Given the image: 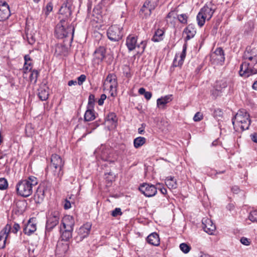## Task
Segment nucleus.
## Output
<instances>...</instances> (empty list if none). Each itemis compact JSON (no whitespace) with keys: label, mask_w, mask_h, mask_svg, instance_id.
<instances>
[{"label":"nucleus","mask_w":257,"mask_h":257,"mask_svg":"<svg viewBox=\"0 0 257 257\" xmlns=\"http://www.w3.org/2000/svg\"><path fill=\"white\" fill-rule=\"evenodd\" d=\"M244 61L240 66L239 75L248 77L257 73L254 66L257 64V51L255 49L247 47L243 54Z\"/></svg>","instance_id":"nucleus-1"},{"label":"nucleus","mask_w":257,"mask_h":257,"mask_svg":"<svg viewBox=\"0 0 257 257\" xmlns=\"http://www.w3.org/2000/svg\"><path fill=\"white\" fill-rule=\"evenodd\" d=\"M38 182L37 178L33 176L19 181L16 185L17 194L24 197L30 196L33 193V187L37 185Z\"/></svg>","instance_id":"nucleus-2"},{"label":"nucleus","mask_w":257,"mask_h":257,"mask_svg":"<svg viewBox=\"0 0 257 257\" xmlns=\"http://www.w3.org/2000/svg\"><path fill=\"white\" fill-rule=\"evenodd\" d=\"M64 165V161L59 155L55 154L51 156L50 167L56 181H60L63 175Z\"/></svg>","instance_id":"nucleus-3"},{"label":"nucleus","mask_w":257,"mask_h":257,"mask_svg":"<svg viewBox=\"0 0 257 257\" xmlns=\"http://www.w3.org/2000/svg\"><path fill=\"white\" fill-rule=\"evenodd\" d=\"M234 127H240L242 131L247 130L250 123L249 115L245 110H240L232 119Z\"/></svg>","instance_id":"nucleus-4"},{"label":"nucleus","mask_w":257,"mask_h":257,"mask_svg":"<svg viewBox=\"0 0 257 257\" xmlns=\"http://www.w3.org/2000/svg\"><path fill=\"white\" fill-rule=\"evenodd\" d=\"M74 33V28L72 26H68L65 20H60L55 28V34L59 39L71 36L73 39Z\"/></svg>","instance_id":"nucleus-5"},{"label":"nucleus","mask_w":257,"mask_h":257,"mask_svg":"<svg viewBox=\"0 0 257 257\" xmlns=\"http://www.w3.org/2000/svg\"><path fill=\"white\" fill-rule=\"evenodd\" d=\"M95 153L96 156H99L102 161L107 162L109 164L114 163L117 160L116 155L109 148L103 145L96 150Z\"/></svg>","instance_id":"nucleus-6"},{"label":"nucleus","mask_w":257,"mask_h":257,"mask_svg":"<svg viewBox=\"0 0 257 257\" xmlns=\"http://www.w3.org/2000/svg\"><path fill=\"white\" fill-rule=\"evenodd\" d=\"M117 82L116 76L114 74H109L104 81L103 88L104 91H108L111 96L116 94Z\"/></svg>","instance_id":"nucleus-7"},{"label":"nucleus","mask_w":257,"mask_h":257,"mask_svg":"<svg viewBox=\"0 0 257 257\" xmlns=\"http://www.w3.org/2000/svg\"><path fill=\"white\" fill-rule=\"evenodd\" d=\"M147 42L145 41H141L140 43L138 42V37L134 35H129L126 39V46L129 51L134 50L137 48L143 53L146 47Z\"/></svg>","instance_id":"nucleus-8"},{"label":"nucleus","mask_w":257,"mask_h":257,"mask_svg":"<svg viewBox=\"0 0 257 257\" xmlns=\"http://www.w3.org/2000/svg\"><path fill=\"white\" fill-rule=\"evenodd\" d=\"M214 13V10L207 6L202 8L197 16V21L200 27L204 25L205 20H210Z\"/></svg>","instance_id":"nucleus-9"},{"label":"nucleus","mask_w":257,"mask_h":257,"mask_svg":"<svg viewBox=\"0 0 257 257\" xmlns=\"http://www.w3.org/2000/svg\"><path fill=\"white\" fill-rule=\"evenodd\" d=\"M122 27L119 25H112L107 30L108 38L112 41H117L120 40L123 36Z\"/></svg>","instance_id":"nucleus-10"},{"label":"nucleus","mask_w":257,"mask_h":257,"mask_svg":"<svg viewBox=\"0 0 257 257\" xmlns=\"http://www.w3.org/2000/svg\"><path fill=\"white\" fill-rule=\"evenodd\" d=\"M60 213L57 210H51L49 212L46 222V228L52 229L59 223Z\"/></svg>","instance_id":"nucleus-11"},{"label":"nucleus","mask_w":257,"mask_h":257,"mask_svg":"<svg viewBox=\"0 0 257 257\" xmlns=\"http://www.w3.org/2000/svg\"><path fill=\"white\" fill-rule=\"evenodd\" d=\"M210 60L212 63L222 65L225 57L224 52L221 48H217L210 54Z\"/></svg>","instance_id":"nucleus-12"},{"label":"nucleus","mask_w":257,"mask_h":257,"mask_svg":"<svg viewBox=\"0 0 257 257\" xmlns=\"http://www.w3.org/2000/svg\"><path fill=\"white\" fill-rule=\"evenodd\" d=\"M91 228V224L89 222H87L80 227L77 230V235L76 237L77 241H81L87 237L90 233Z\"/></svg>","instance_id":"nucleus-13"},{"label":"nucleus","mask_w":257,"mask_h":257,"mask_svg":"<svg viewBox=\"0 0 257 257\" xmlns=\"http://www.w3.org/2000/svg\"><path fill=\"white\" fill-rule=\"evenodd\" d=\"M139 189L142 194L148 197L155 196L157 192V188L154 185L148 183L141 185Z\"/></svg>","instance_id":"nucleus-14"},{"label":"nucleus","mask_w":257,"mask_h":257,"mask_svg":"<svg viewBox=\"0 0 257 257\" xmlns=\"http://www.w3.org/2000/svg\"><path fill=\"white\" fill-rule=\"evenodd\" d=\"M202 227L208 234L212 235L216 230V226L212 220L207 217H204L202 220Z\"/></svg>","instance_id":"nucleus-15"},{"label":"nucleus","mask_w":257,"mask_h":257,"mask_svg":"<svg viewBox=\"0 0 257 257\" xmlns=\"http://www.w3.org/2000/svg\"><path fill=\"white\" fill-rule=\"evenodd\" d=\"M11 230V225L7 224L0 231V248H3L5 247Z\"/></svg>","instance_id":"nucleus-16"},{"label":"nucleus","mask_w":257,"mask_h":257,"mask_svg":"<svg viewBox=\"0 0 257 257\" xmlns=\"http://www.w3.org/2000/svg\"><path fill=\"white\" fill-rule=\"evenodd\" d=\"M71 14L70 10V6L68 3V1L67 0L61 7L59 10V19L61 20H65Z\"/></svg>","instance_id":"nucleus-17"},{"label":"nucleus","mask_w":257,"mask_h":257,"mask_svg":"<svg viewBox=\"0 0 257 257\" xmlns=\"http://www.w3.org/2000/svg\"><path fill=\"white\" fill-rule=\"evenodd\" d=\"M9 6L6 2H0V21H3L10 16Z\"/></svg>","instance_id":"nucleus-18"},{"label":"nucleus","mask_w":257,"mask_h":257,"mask_svg":"<svg viewBox=\"0 0 257 257\" xmlns=\"http://www.w3.org/2000/svg\"><path fill=\"white\" fill-rule=\"evenodd\" d=\"M74 224L75 220L73 216L66 215L63 217L61 221V225L63 229L73 230Z\"/></svg>","instance_id":"nucleus-19"},{"label":"nucleus","mask_w":257,"mask_h":257,"mask_svg":"<svg viewBox=\"0 0 257 257\" xmlns=\"http://www.w3.org/2000/svg\"><path fill=\"white\" fill-rule=\"evenodd\" d=\"M69 249V243L67 242L59 241L56 249V254L58 257L64 256Z\"/></svg>","instance_id":"nucleus-20"},{"label":"nucleus","mask_w":257,"mask_h":257,"mask_svg":"<svg viewBox=\"0 0 257 257\" xmlns=\"http://www.w3.org/2000/svg\"><path fill=\"white\" fill-rule=\"evenodd\" d=\"M186 44H184L183 50L180 54H176L173 62L174 67L180 66L183 64L184 60L186 57Z\"/></svg>","instance_id":"nucleus-21"},{"label":"nucleus","mask_w":257,"mask_h":257,"mask_svg":"<svg viewBox=\"0 0 257 257\" xmlns=\"http://www.w3.org/2000/svg\"><path fill=\"white\" fill-rule=\"evenodd\" d=\"M106 49L103 47H99L96 49L94 53V61L99 64L102 62L105 57Z\"/></svg>","instance_id":"nucleus-22"},{"label":"nucleus","mask_w":257,"mask_h":257,"mask_svg":"<svg viewBox=\"0 0 257 257\" xmlns=\"http://www.w3.org/2000/svg\"><path fill=\"white\" fill-rule=\"evenodd\" d=\"M173 99V95L169 94L164 96H162L157 100V107L160 109H165L166 104L170 102Z\"/></svg>","instance_id":"nucleus-23"},{"label":"nucleus","mask_w":257,"mask_h":257,"mask_svg":"<svg viewBox=\"0 0 257 257\" xmlns=\"http://www.w3.org/2000/svg\"><path fill=\"white\" fill-rule=\"evenodd\" d=\"M37 229L36 220L34 218H31L24 228L25 234L30 235L33 233Z\"/></svg>","instance_id":"nucleus-24"},{"label":"nucleus","mask_w":257,"mask_h":257,"mask_svg":"<svg viewBox=\"0 0 257 257\" xmlns=\"http://www.w3.org/2000/svg\"><path fill=\"white\" fill-rule=\"evenodd\" d=\"M49 96V88L45 85L41 86L38 89V96L42 100H46L48 99Z\"/></svg>","instance_id":"nucleus-25"},{"label":"nucleus","mask_w":257,"mask_h":257,"mask_svg":"<svg viewBox=\"0 0 257 257\" xmlns=\"http://www.w3.org/2000/svg\"><path fill=\"white\" fill-rule=\"evenodd\" d=\"M44 198L45 191L44 188L42 187L38 188L34 196L35 202L37 204L41 203L44 200Z\"/></svg>","instance_id":"nucleus-26"},{"label":"nucleus","mask_w":257,"mask_h":257,"mask_svg":"<svg viewBox=\"0 0 257 257\" xmlns=\"http://www.w3.org/2000/svg\"><path fill=\"white\" fill-rule=\"evenodd\" d=\"M147 240L149 243L155 246H158L160 243L159 235L156 232L150 234L147 237Z\"/></svg>","instance_id":"nucleus-27"},{"label":"nucleus","mask_w":257,"mask_h":257,"mask_svg":"<svg viewBox=\"0 0 257 257\" xmlns=\"http://www.w3.org/2000/svg\"><path fill=\"white\" fill-rule=\"evenodd\" d=\"M193 26L191 25H189L187 28H186L183 32V36L184 38V40L185 41V43L186 45V42L187 41L190 40L193 38Z\"/></svg>","instance_id":"nucleus-28"},{"label":"nucleus","mask_w":257,"mask_h":257,"mask_svg":"<svg viewBox=\"0 0 257 257\" xmlns=\"http://www.w3.org/2000/svg\"><path fill=\"white\" fill-rule=\"evenodd\" d=\"M25 63L23 67L24 73H27L30 71L32 68V64L31 59L29 55H26L24 57Z\"/></svg>","instance_id":"nucleus-29"},{"label":"nucleus","mask_w":257,"mask_h":257,"mask_svg":"<svg viewBox=\"0 0 257 257\" xmlns=\"http://www.w3.org/2000/svg\"><path fill=\"white\" fill-rule=\"evenodd\" d=\"M165 183L170 189H175L177 187V181L174 177H167L165 179Z\"/></svg>","instance_id":"nucleus-30"},{"label":"nucleus","mask_w":257,"mask_h":257,"mask_svg":"<svg viewBox=\"0 0 257 257\" xmlns=\"http://www.w3.org/2000/svg\"><path fill=\"white\" fill-rule=\"evenodd\" d=\"M61 230L62 231L61 237L62 240H64V242H67L72 237V231L73 230L63 229V228L61 227Z\"/></svg>","instance_id":"nucleus-31"},{"label":"nucleus","mask_w":257,"mask_h":257,"mask_svg":"<svg viewBox=\"0 0 257 257\" xmlns=\"http://www.w3.org/2000/svg\"><path fill=\"white\" fill-rule=\"evenodd\" d=\"M164 34V31L163 30L159 29L157 30L152 38V41L154 42H158L163 40Z\"/></svg>","instance_id":"nucleus-32"},{"label":"nucleus","mask_w":257,"mask_h":257,"mask_svg":"<svg viewBox=\"0 0 257 257\" xmlns=\"http://www.w3.org/2000/svg\"><path fill=\"white\" fill-rule=\"evenodd\" d=\"M84 120L86 121H91L95 119V113L93 108H87L84 114Z\"/></svg>","instance_id":"nucleus-33"},{"label":"nucleus","mask_w":257,"mask_h":257,"mask_svg":"<svg viewBox=\"0 0 257 257\" xmlns=\"http://www.w3.org/2000/svg\"><path fill=\"white\" fill-rule=\"evenodd\" d=\"M146 142V139L144 137H139L134 140V146L136 149L143 146Z\"/></svg>","instance_id":"nucleus-34"},{"label":"nucleus","mask_w":257,"mask_h":257,"mask_svg":"<svg viewBox=\"0 0 257 257\" xmlns=\"http://www.w3.org/2000/svg\"><path fill=\"white\" fill-rule=\"evenodd\" d=\"M178 15L175 11L170 12L166 17V21L168 23L174 24L177 21Z\"/></svg>","instance_id":"nucleus-35"},{"label":"nucleus","mask_w":257,"mask_h":257,"mask_svg":"<svg viewBox=\"0 0 257 257\" xmlns=\"http://www.w3.org/2000/svg\"><path fill=\"white\" fill-rule=\"evenodd\" d=\"M227 86V83L225 80H220L216 82L215 91H220L222 89L225 88Z\"/></svg>","instance_id":"nucleus-36"},{"label":"nucleus","mask_w":257,"mask_h":257,"mask_svg":"<svg viewBox=\"0 0 257 257\" xmlns=\"http://www.w3.org/2000/svg\"><path fill=\"white\" fill-rule=\"evenodd\" d=\"M157 6V3L156 0H147L144 3L145 7H148L152 11L154 10Z\"/></svg>","instance_id":"nucleus-37"},{"label":"nucleus","mask_w":257,"mask_h":257,"mask_svg":"<svg viewBox=\"0 0 257 257\" xmlns=\"http://www.w3.org/2000/svg\"><path fill=\"white\" fill-rule=\"evenodd\" d=\"M26 135L28 137H31L34 134L35 131L31 123H28L26 125L25 128Z\"/></svg>","instance_id":"nucleus-38"},{"label":"nucleus","mask_w":257,"mask_h":257,"mask_svg":"<svg viewBox=\"0 0 257 257\" xmlns=\"http://www.w3.org/2000/svg\"><path fill=\"white\" fill-rule=\"evenodd\" d=\"M39 72L36 70H34L31 71L30 76V79L31 82L35 83L37 82Z\"/></svg>","instance_id":"nucleus-39"},{"label":"nucleus","mask_w":257,"mask_h":257,"mask_svg":"<svg viewBox=\"0 0 257 257\" xmlns=\"http://www.w3.org/2000/svg\"><path fill=\"white\" fill-rule=\"evenodd\" d=\"M248 218L251 222L257 223V210L251 211L250 212Z\"/></svg>","instance_id":"nucleus-40"},{"label":"nucleus","mask_w":257,"mask_h":257,"mask_svg":"<svg viewBox=\"0 0 257 257\" xmlns=\"http://www.w3.org/2000/svg\"><path fill=\"white\" fill-rule=\"evenodd\" d=\"M152 10L148 7H145L144 5L141 10V14H144V17L147 18L150 16L152 13Z\"/></svg>","instance_id":"nucleus-41"},{"label":"nucleus","mask_w":257,"mask_h":257,"mask_svg":"<svg viewBox=\"0 0 257 257\" xmlns=\"http://www.w3.org/2000/svg\"><path fill=\"white\" fill-rule=\"evenodd\" d=\"M95 103V96L93 94H90L88 97L87 108H93Z\"/></svg>","instance_id":"nucleus-42"},{"label":"nucleus","mask_w":257,"mask_h":257,"mask_svg":"<svg viewBox=\"0 0 257 257\" xmlns=\"http://www.w3.org/2000/svg\"><path fill=\"white\" fill-rule=\"evenodd\" d=\"M106 121L115 123L117 121L116 115L114 113H109L106 117Z\"/></svg>","instance_id":"nucleus-43"},{"label":"nucleus","mask_w":257,"mask_h":257,"mask_svg":"<svg viewBox=\"0 0 257 257\" xmlns=\"http://www.w3.org/2000/svg\"><path fill=\"white\" fill-rule=\"evenodd\" d=\"M53 10V4L51 2H49L45 8L44 9V13H45V14L46 15V16H48L49 15L50 13L51 12H52Z\"/></svg>","instance_id":"nucleus-44"},{"label":"nucleus","mask_w":257,"mask_h":257,"mask_svg":"<svg viewBox=\"0 0 257 257\" xmlns=\"http://www.w3.org/2000/svg\"><path fill=\"white\" fill-rule=\"evenodd\" d=\"M180 248L185 253H188L191 249V247L185 243L180 244Z\"/></svg>","instance_id":"nucleus-45"},{"label":"nucleus","mask_w":257,"mask_h":257,"mask_svg":"<svg viewBox=\"0 0 257 257\" xmlns=\"http://www.w3.org/2000/svg\"><path fill=\"white\" fill-rule=\"evenodd\" d=\"M8 186L7 180L4 178H0V189L4 190L6 189Z\"/></svg>","instance_id":"nucleus-46"},{"label":"nucleus","mask_w":257,"mask_h":257,"mask_svg":"<svg viewBox=\"0 0 257 257\" xmlns=\"http://www.w3.org/2000/svg\"><path fill=\"white\" fill-rule=\"evenodd\" d=\"M177 21L183 24H185L187 22V17L185 14L178 15Z\"/></svg>","instance_id":"nucleus-47"},{"label":"nucleus","mask_w":257,"mask_h":257,"mask_svg":"<svg viewBox=\"0 0 257 257\" xmlns=\"http://www.w3.org/2000/svg\"><path fill=\"white\" fill-rule=\"evenodd\" d=\"M122 212L121 209L119 208H116L114 210L112 211L111 215L113 217H116L118 215H121Z\"/></svg>","instance_id":"nucleus-48"},{"label":"nucleus","mask_w":257,"mask_h":257,"mask_svg":"<svg viewBox=\"0 0 257 257\" xmlns=\"http://www.w3.org/2000/svg\"><path fill=\"white\" fill-rule=\"evenodd\" d=\"M86 76L84 74L81 75L79 77L77 78V83L79 85H81L83 84V83L86 80Z\"/></svg>","instance_id":"nucleus-49"},{"label":"nucleus","mask_w":257,"mask_h":257,"mask_svg":"<svg viewBox=\"0 0 257 257\" xmlns=\"http://www.w3.org/2000/svg\"><path fill=\"white\" fill-rule=\"evenodd\" d=\"M240 242L244 245H249L250 244V240L249 239L242 237L240 239Z\"/></svg>","instance_id":"nucleus-50"},{"label":"nucleus","mask_w":257,"mask_h":257,"mask_svg":"<svg viewBox=\"0 0 257 257\" xmlns=\"http://www.w3.org/2000/svg\"><path fill=\"white\" fill-rule=\"evenodd\" d=\"M202 118H203V114L200 112H197L194 115V121H200Z\"/></svg>","instance_id":"nucleus-51"},{"label":"nucleus","mask_w":257,"mask_h":257,"mask_svg":"<svg viewBox=\"0 0 257 257\" xmlns=\"http://www.w3.org/2000/svg\"><path fill=\"white\" fill-rule=\"evenodd\" d=\"M106 98V96L105 94H102L100 96V98L98 99V104L99 105H102L103 103H104V100H105Z\"/></svg>","instance_id":"nucleus-52"},{"label":"nucleus","mask_w":257,"mask_h":257,"mask_svg":"<svg viewBox=\"0 0 257 257\" xmlns=\"http://www.w3.org/2000/svg\"><path fill=\"white\" fill-rule=\"evenodd\" d=\"M20 225L17 224V223H15L14 224L13 228H11V229H12V232H14V233H16L20 229Z\"/></svg>","instance_id":"nucleus-53"},{"label":"nucleus","mask_w":257,"mask_h":257,"mask_svg":"<svg viewBox=\"0 0 257 257\" xmlns=\"http://www.w3.org/2000/svg\"><path fill=\"white\" fill-rule=\"evenodd\" d=\"M71 207V203L69 201L66 199L64 205V207L65 209H68Z\"/></svg>","instance_id":"nucleus-54"},{"label":"nucleus","mask_w":257,"mask_h":257,"mask_svg":"<svg viewBox=\"0 0 257 257\" xmlns=\"http://www.w3.org/2000/svg\"><path fill=\"white\" fill-rule=\"evenodd\" d=\"M195 257H211L209 254L202 251L199 252Z\"/></svg>","instance_id":"nucleus-55"},{"label":"nucleus","mask_w":257,"mask_h":257,"mask_svg":"<svg viewBox=\"0 0 257 257\" xmlns=\"http://www.w3.org/2000/svg\"><path fill=\"white\" fill-rule=\"evenodd\" d=\"M152 96V94L151 92L147 91L145 94L144 97L147 100H150Z\"/></svg>","instance_id":"nucleus-56"},{"label":"nucleus","mask_w":257,"mask_h":257,"mask_svg":"<svg viewBox=\"0 0 257 257\" xmlns=\"http://www.w3.org/2000/svg\"><path fill=\"white\" fill-rule=\"evenodd\" d=\"M145 124L144 123L142 124V126L138 129V133L140 134H143L145 132Z\"/></svg>","instance_id":"nucleus-57"},{"label":"nucleus","mask_w":257,"mask_h":257,"mask_svg":"<svg viewBox=\"0 0 257 257\" xmlns=\"http://www.w3.org/2000/svg\"><path fill=\"white\" fill-rule=\"evenodd\" d=\"M250 138L252 140L254 143H257V134L253 133L250 135Z\"/></svg>","instance_id":"nucleus-58"},{"label":"nucleus","mask_w":257,"mask_h":257,"mask_svg":"<svg viewBox=\"0 0 257 257\" xmlns=\"http://www.w3.org/2000/svg\"><path fill=\"white\" fill-rule=\"evenodd\" d=\"M226 208L229 210V211H232L234 209V205L232 203H229L228 204L227 206H226Z\"/></svg>","instance_id":"nucleus-59"},{"label":"nucleus","mask_w":257,"mask_h":257,"mask_svg":"<svg viewBox=\"0 0 257 257\" xmlns=\"http://www.w3.org/2000/svg\"><path fill=\"white\" fill-rule=\"evenodd\" d=\"M77 83V82L76 80H71L68 81V85L70 86H71L72 85H75Z\"/></svg>","instance_id":"nucleus-60"},{"label":"nucleus","mask_w":257,"mask_h":257,"mask_svg":"<svg viewBox=\"0 0 257 257\" xmlns=\"http://www.w3.org/2000/svg\"><path fill=\"white\" fill-rule=\"evenodd\" d=\"M147 91H146V90L143 87H142V88H140L139 89V93L140 94H141V95H144L145 93Z\"/></svg>","instance_id":"nucleus-61"},{"label":"nucleus","mask_w":257,"mask_h":257,"mask_svg":"<svg viewBox=\"0 0 257 257\" xmlns=\"http://www.w3.org/2000/svg\"><path fill=\"white\" fill-rule=\"evenodd\" d=\"M160 191L163 194H166L167 192V189L164 187L160 188Z\"/></svg>","instance_id":"nucleus-62"},{"label":"nucleus","mask_w":257,"mask_h":257,"mask_svg":"<svg viewBox=\"0 0 257 257\" xmlns=\"http://www.w3.org/2000/svg\"><path fill=\"white\" fill-rule=\"evenodd\" d=\"M252 87L254 90H257V81H255L252 86Z\"/></svg>","instance_id":"nucleus-63"},{"label":"nucleus","mask_w":257,"mask_h":257,"mask_svg":"<svg viewBox=\"0 0 257 257\" xmlns=\"http://www.w3.org/2000/svg\"><path fill=\"white\" fill-rule=\"evenodd\" d=\"M28 41L29 43L30 44H33L35 42V40L33 39V38L32 37L31 39L28 38Z\"/></svg>","instance_id":"nucleus-64"}]
</instances>
